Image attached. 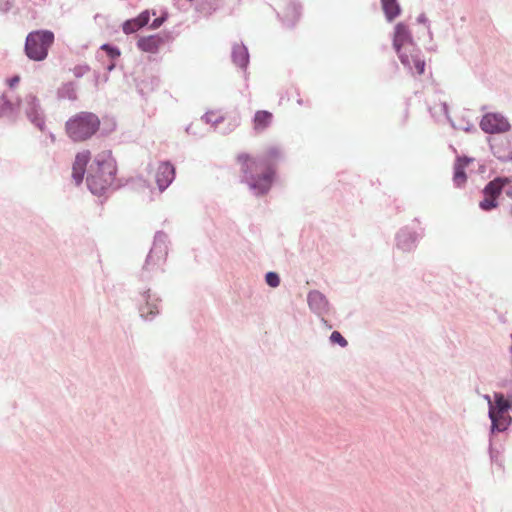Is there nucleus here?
<instances>
[{"mask_svg":"<svg viewBox=\"0 0 512 512\" xmlns=\"http://www.w3.org/2000/svg\"><path fill=\"white\" fill-rule=\"evenodd\" d=\"M410 45H415L407 26L403 23H398L395 26L393 47L396 53L407 49Z\"/></svg>","mask_w":512,"mask_h":512,"instance_id":"nucleus-7","label":"nucleus"},{"mask_svg":"<svg viewBox=\"0 0 512 512\" xmlns=\"http://www.w3.org/2000/svg\"><path fill=\"white\" fill-rule=\"evenodd\" d=\"M382 9L388 21L394 20L400 14L397 0H381Z\"/></svg>","mask_w":512,"mask_h":512,"instance_id":"nucleus-15","label":"nucleus"},{"mask_svg":"<svg viewBox=\"0 0 512 512\" xmlns=\"http://www.w3.org/2000/svg\"><path fill=\"white\" fill-rule=\"evenodd\" d=\"M233 61L240 67H245L248 63V53L244 46L236 45L232 52Z\"/></svg>","mask_w":512,"mask_h":512,"instance_id":"nucleus-17","label":"nucleus"},{"mask_svg":"<svg viewBox=\"0 0 512 512\" xmlns=\"http://www.w3.org/2000/svg\"><path fill=\"white\" fill-rule=\"evenodd\" d=\"M116 161L111 152L99 153L88 169L87 185L91 192L108 189L116 177Z\"/></svg>","mask_w":512,"mask_h":512,"instance_id":"nucleus-1","label":"nucleus"},{"mask_svg":"<svg viewBox=\"0 0 512 512\" xmlns=\"http://www.w3.org/2000/svg\"><path fill=\"white\" fill-rule=\"evenodd\" d=\"M224 118V114L220 111H209L204 115L205 121L213 125L220 123Z\"/></svg>","mask_w":512,"mask_h":512,"instance_id":"nucleus-20","label":"nucleus"},{"mask_svg":"<svg viewBox=\"0 0 512 512\" xmlns=\"http://www.w3.org/2000/svg\"><path fill=\"white\" fill-rule=\"evenodd\" d=\"M160 254V257L165 259L167 252L165 247L161 243H154L152 249L150 250V253L147 257L148 263L154 262L155 257Z\"/></svg>","mask_w":512,"mask_h":512,"instance_id":"nucleus-19","label":"nucleus"},{"mask_svg":"<svg viewBox=\"0 0 512 512\" xmlns=\"http://www.w3.org/2000/svg\"><path fill=\"white\" fill-rule=\"evenodd\" d=\"M150 11L149 10H145L143 12H141L135 19V21L137 22V25L140 26V28H143L144 26H146L150 20Z\"/></svg>","mask_w":512,"mask_h":512,"instance_id":"nucleus-23","label":"nucleus"},{"mask_svg":"<svg viewBox=\"0 0 512 512\" xmlns=\"http://www.w3.org/2000/svg\"><path fill=\"white\" fill-rule=\"evenodd\" d=\"M510 127L507 119L498 113H487L480 121V128L489 134L503 133Z\"/></svg>","mask_w":512,"mask_h":512,"instance_id":"nucleus-5","label":"nucleus"},{"mask_svg":"<svg viewBox=\"0 0 512 512\" xmlns=\"http://www.w3.org/2000/svg\"><path fill=\"white\" fill-rule=\"evenodd\" d=\"M489 402V417L492 422V431H505L511 423V417L507 414V412L496 411V408L493 406V403L488 398Z\"/></svg>","mask_w":512,"mask_h":512,"instance_id":"nucleus-10","label":"nucleus"},{"mask_svg":"<svg viewBox=\"0 0 512 512\" xmlns=\"http://www.w3.org/2000/svg\"><path fill=\"white\" fill-rule=\"evenodd\" d=\"M165 21V17H159L153 20V22L150 25L151 29H157L159 28Z\"/></svg>","mask_w":512,"mask_h":512,"instance_id":"nucleus-28","label":"nucleus"},{"mask_svg":"<svg viewBox=\"0 0 512 512\" xmlns=\"http://www.w3.org/2000/svg\"><path fill=\"white\" fill-rule=\"evenodd\" d=\"M98 116L90 112H80L72 116L65 124L69 138L74 142H83L91 138L99 129Z\"/></svg>","mask_w":512,"mask_h":512,"instance_id":"nucleus-2","label":"nucleus"},{"mask_svg":"<svg viewBox=\"0 0 512 512\" xmlns=\"http://www.w3.org/2000/svg\"><path fill=\"white\" fill-rule=\"evenodd\" d=\"M20 81V77L19 76H14L12 78H10L7 83L8 85L11 87V88H14Z\"/></svg>","mask_w":512,"mask_h":512,"instance_id":"nucleus-29","label":"nucleus"},{"mask_svg":"<svg viewBox=\"0 0 512 512\" xmlns=\"http://www.w3.org/2000/svg\"><path fill=\"white\" fill-rule=\"evenodd\" d=\"M504 190L505 192H511L512 190V177H497L494 180L490 181L483 192H501Z\"/></svg>","mask_w":512,"mask_h":512,"instance_id":"nucleus-13","label":"nucleus"},{"mask_svg":"<svg viewBox=\"0 0 512 512\" xmlns=\"http://www.w3.org/2000/svg\"><path fill=\"white\" fill-rule=\"evenodd\" d=\"M263 183H260V184H256V183H252L251 184V188H258V189H268L269 188V184L271 183V176L270 175H267L263 178L262 180Z\"/></svg>","mask_w":512,"mask_h":512,"instance_id":"nucleus-26","label":"nucleus"},{"mask_svg":"<svg viewBox=\"0 0 512 512\" xmlns=\"http://www.w3.org/2000/svg\"><path fill=\"white\" fill-rule=\"evenodd\" d=\"M330 340L333 343L339 344L341 347H345L348 344L347 340L338 331L332 332V334L330 336Z\"/></svg>","mask_w":512,"mask_h":512,"instance_id":"nucleus-25","label":"nucleus"},{"mask_svg":"<svg viewBox=\"0 0 512 512\" xmlns=\"http://www.w3.org/2000/svg\"><path fill=\"white\" fill-rule=\"evenodd\" d=\"M401 64L409 70L412 75H423L426 68V61L421 50L416 45H410L407 49L397 53Z\"/></svg>","mask_w":512,"mask_h":512,"instance_id":"nucleus-4","label":"nucleus"},{"mask_svg":"<svg viewBox=\"0 0 512 512\" xmlns=\"http://www.w3.org/2000/svg\"><path fill=\"white\" fill-rule=\"evenodd\" d=\"M122 29L125 34H131V33L138 31L141 28H140V26L137 25V22L133 18V19H129V20L125 21L123 23Z\"/></svg>","mask_w":512,"mask_h":512,"instance_id":"nucleus-21","label":"nucleus"},{"mask_svg":"<svg viewBox=\"0 0 512 512\" xmlns=\"http://www.w3.org/2000/svg\"><path fill=\"white\" fill-rule=\"evenodd\" d=\"M101 48L105 50L111 58H117L120 56L119 49L111 47L108 44H104Z\"/></svg>","mask_w":512,"mask_h":512,"instance_id":"nucleus-27","label":"nucleus"},{"mask_svg":"<svg viewBox=\"0 0 512 512\" xmlns=\"http://www.w3.org/2000/svg\"><path fill=\"white\" fill-rule=\"evenodd\" d=\"M156 183L160 190H165L175 178V167L169 162H162L156 171Z\"/></svg>","mask_w":512,"mask_h":512,"instance_id":"nucleus-9","label":"nucleus"},{"mask_svg":"<svg viewBox=\"0 0 512 512\" xmlns=\"http://www.w3.org/2000/svg\"><path fill=\"white\" fill-rule=\"evenodd\" d=\"M237 162L241 167V171L248 175L252 172H254L257 168L256 161L250 157L248 154H240L237 157Z\"/></svg>","mask_w":512,"mask_h":512,"instance_id":"nucleus-16","label":"nucleus"},{"mask_svg":"<svg viewBox=\"0 0 512 512\" xmlns=\"http://www.w3.org/2000/svg\"><path fill=\"white\" fill-rule=\"evenodd\" d=\"M472 162V159L467 157H459L454 165L453 181L457 187H461L466 182L465 168Z\"/></svg>","mask_w":512,"mask_h":512,"instance_id":"nucleus-12","label":"nucleus"},{"mask_svg":"<svg viewBox=\"0 0 512 512\" xmlns=\"http://www.w3.org/2000/svg\"><path fill=\"white\" fill-rule=\"evenodd\" d=\"M165 43V39L160 35H149L141 37L137 41V47L146 53H157L160 47Z\"/></svg>","mask_w":512,"mask_h":512,"instance_id":"nucleus-11","label":"nucleus"},{"mask_svg":"<svg viewBox=\"0 0 512 512\" xmlns=\"http://www.w3.org/2000/svg\"><path fill=\"white\" fill-rule=\"evenodd\" d=\"M54 42V34L48 30L34 31L28 34L25 42V52L28 58L42 61L48 55V49Z\"/></svg>","mask_w":512,"mask_h":512,"instance_id":"nucleus-3","label":"nucleus"},{"mask_svg":"<svg viewBox=\"0 0 512 512\" xmlns=\"http://www.w3.org/2000/svg\"><path fill=\"white\" fill-rule=\"evenodd\" d=\"M90 159L91 152L89 150H83L76 154L72 166V178L77 185L83 181L86 167Z\"/></svg>","mask_w":512,"mask_h":512,"instance_id":"nucleus-8","label":"nucleus"},{"mask_svg":"<svg viewBox=\"0 0 512 512\" xmlns=\"http://www.w3.org/2000/svg\"><path fill=\"white\" fill-rule=\"evenodd\" d=\"M265 279H266V283L273 288L279 286V284H280V278H279L278 274H276L275 272H268L266 274Z\"/></svg>","mask_w":512,"mask_h":512,"instance_id":"nucleus-24","label":"nucleus"},{"mask_svg":"<svg viewBox=\"0 0 512 512\" xmlns=\"http://www.w3.org/2000/svg\"><path fill=\"white\" fill-rule=\"evenodd\" d=\"M493 154L501 161L512 160V132L494 138L491 144Z\"/></svg>","mask_w":512,"mask_h":512,"instance_id":"nucleus-6","label":"nucleus"},{"mask_svg":"<svg viewBox=\"0 0 512 512\" xmlns=\"http://www.w3.org/2000/svg\"><path fill=\"white\" fill-rule=\"evenodd\" d=\"M494 400L495 404H493V406L496 408V411L507 412L512 406L511 402L505 399L500 393H495Z\"/></svg>","mask_w":512,"mask_h":512,"instance_id":"nucleus-18","label":"nucleus"},{"mask_svg":"<svg viewBox=\"0 0 512 512\" xmlns=\"http://www.w3.org/2000/svg\"><path fill=\"white\" fill-rule=\"evenodd\" d=\"M496 206V194H489V197L480 202V207L484 210H490Z\"/></svg>","mask_w":512,"mask_h":512,"instance_id":"nucleus-22","label":"nucleus"},{"mask_svg":"<svg viewBox=\"0 0 512 512\" xmlns=\"http://www.w3.org/2000/svg\"><path fill=\"white\" fill-rule=\"evenodd\" d=\"M273 121V114L266 110H259L253 118V128L256 132H262L267 129Z\"/></svg>","mask_w":512,"mask_h":512,"instance_id":"nucleus-14","label":"nucleus"},{"mask_svg":"<svg viewBox=\"0 0 512 512\" xmlns=\"http://www.w3.org/2000/svg\"><path fill=\"white\" fill-rule=\"evenodd\" d=\"M320 297V294L315 292L309 295V300L312 301L314 298Z\"/></svg>","mask_w":512,"mask_h":512,"instance_id":"nucleus-30","label":"nucleus"}]
</instances>
